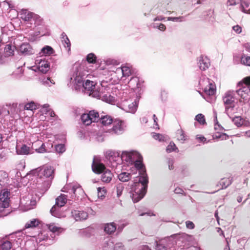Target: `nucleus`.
<instances>
[{"label": "nucleus", "instance_id": "8fccbe9b", "mask_svg": "<svg viewBox=\"0 0 250 250\" xmlns=\"http://www.w3.org/2000/svg\"><path fill=\"white\" fill-rule=\"evenodd\" d=\"M8 207V206L6 202H4V203H2L0 201V213H1V214H0V217L6 215V214H4L3 212L5 209Z\"/></svg>", "mask_w": 250, "mask_h": 250}, {"label": "nucleus", "instance_id": "680f3d73", "mask_svg": "<svg viewBox=\"0 0 250 250\" xmlns=\"http://www.w3.org/2000/svg\"><path fill=\"white\" fill-rule=\"evenodd\" d=\"M183 18V17H168L167 21H172L174 22H179L182 21L181 19Z\"/></svg>", "mask_w": 250, "mask_h": 250}, {"label": "nucleus", "instance_id": "e2e57ef3", "mask_svg": "<svg viewBox=\"0 0 250 250\" xmlns=\"http://www.w3.org/2000/svg\"><path fill=\"white\" fill-rule=\"evenodd\" d=\"M232 30L236 34H240L242 32V28L239 25H236L232 27Z\"/></svg>", "mask_w": 250, "mask_h": 250}, {"label": "nucleus", "instance_id": "c756f323", "mask_svg": "<svg viewBox=\"0 0 250 250\" xmlns=\"http://www.w3.org/2000/svg\"><path fill=\"white\" fill-rule=\"evenodd\" d=\"M12 244L10 242L3 240L0 242V250H11Z\"/></svg>", "mask_w": 250, "mask_h": 250}, {"label": "nucleus", "instance_id": "39448f33", "mask_svg": "<svg viewBox=\"0 0 250 250\" xmlns=\"http://www.w3.org/2000/svg\"><path fill=\"white\" fill-rule=\"evenodd\" d=\"M54 169L51 166H43L38 167L32 171V173L39 177L40 178H49L53 179L54 177Z\"/></svg>", "mask_w": 250, "mask_h": 250}, {"label": "nucleus", "instance_id": "cd10ccee", "mask_svg": "<svg viewBox=\"0 0 250 250\" xmlns=\"http://www.w3.org/2000/svg\"><path fill=\"white\" fill-rule=\"evenodd\" d=\"M118 177L120 181L125 182L131 179V175L127 172H122L118 175Z\"/></svg>", "mask_w": 250, "mask_h": 250}, {"label": "nucleus", "instance_id": "3c124183", "mask_svg": "<svg viewBox=\"0 0 250 250\" xmlns=\"http://www.w3.org/2000/svg\"><path fill=\"white\" fill-rule=\"evenodd\" d=\"M4 51L6 55L10 56L13 54L14 50L11 45L7 44L5 47Z\"/></svg>", "mask_w": 250, "mask_h": 250}, {"label": "nucleus", "instance_id": "1a4fd4ad", "mask_svg": "<svg viewBox=\"0 0 250 250\" xmlns=\"http://www.w3.org/2000/svg\"><path fill=\"white\" fill-rule=\"evenodd\" d=\"M83 77L84 75L80 71L76 70L70 78V83L75 86L76 89H78L84 83L83 82Z\"/></svg>", "mask_w": 250, "mask_h": 250}, {"label": "nucleus", "instance_id": "7ed1b4c3", "mask_svg": "<svg viewBox=\"0 0 250 250\" xmlns=\"http://www.w3.org/2000/svg\"><path fill=\"white\" fill-rule=\"evenodd\" d=\"M92 168L93 172L96 173H102L101 175V180L102 182L109 183L112 179L113 174L111 171L106 169L104 165L102 163L95 161V158L93 159Z\"/></svg>", "mask_w": 250, "mask_h": 250}, {"label": "nucleus", "instance_id": "7c9ffc66", "mask_svg": "<svg viewBox=\"0 0 250 250\" xmlns=\"http://www.w3.org/2000/svg\"><path fill=\"white\" fill-rule=\"evenodd\" d=\"M38 144V145H40L41 144V146L38 148H35V150L39 152V153H44L46 152H49L50 150H48L47 149L45 148V145L43 143H42L41 141L37 142L35 143V144H33L32 147L33 148H34L35 145Z\"/></svg>", "mask_w": 250, "mask_h": 250}, {"label": "nucleus", "instance_id": "603ef678", "mask_svg": "<svg viewBox=\"0 0 250 250\" xmlns=\"http://www.w3.org/2000/svg\"><path fill=\"white\" fill-rule=\"evenodd\" d=\"M232 122L238 127L242 125V119L240 116H237L233 118Z\"/></svg>", "mask_w": 250, "mask_h": 250}, {"label": "nucleus", "instance_id": "f3484780", "mask_svg": "<svg viewBox=\"0 0 250 250\" xmlns=\"http://www.w3.org/2000/svg\"><path fill=\"white\" fill-rule=\"evenodd\" d=\"M63 192H69V193H73L75 196H76V192L78 191L80 193L83 192V189L80 188V186L77 184H70L66 185L63 188L62 190Z\"/></svg>", "mask_w": 250, "mask_h": 250}, {"label": "nucleus", "instance_id": "ea45409f", "mask_svg": "<svg viewBox=\"0 0 250 250\" xmlns=\"http://www.w3.org/2000/svg\"><path fill=\"white\" fill-rule=\"evenodd\" d=\"M177 139L183 143L186 140V136L184 131L182 129H178L176 133Z\"/></svg>", "mask_w": 250, "mask_h": 250}, {"label": "nucleus", "instance_id": "13d9d810", "mask_svg": "<svg viewBox=\"0 0 250 250\" xmlns=\"http://www.w3.org/2000/svg\"><path fill=\"white\" fill-rule=\"evenodd\" d=\"M55 149L58 153H62L65 151V148L64 145L59 144L55 146Z\"/></svg>", "mask_w": 250, "mask_h": 250}, {"label": "nucleus", "instance_id": "6e6d98bb", "mask_svg": "<svg viewBox=\"0 0 250 250\" xmlns=\"http://www.w3.org/2000/svg\"><path fill=\"white\" fill-rule=\"evenodd\" d=\"M176 149H177V148L176 147L175 144L173 142H170L167 146L166 150L167 152L170 153L173 151H174Z\"/></svg>", "mask_w": 250, "mask_h": 250}, {"label": "nucleus", "instance_id": "4d7b16f0", "mask_svg": "<svg viewBox=\"0 0 250 250\" xmlns=\"http://www.w3.org/2000/svg\"><path fill=\"white\" fill-rule=\"evenodd\" d=\"M37 239L39 241V242H41L44 240H48V235L44 232L39 234L38 236Z\"/></svg>", "mask_w": 250, "mask_h": 250}, {"label": "nucleus", "instance_id": "6ab92c4d", "mask_svg": "<svg viewBox=\"0 0 250 250\" xmlns=\"http://www.w3.org/2000/svg\"><path fill=\"white\" fill-rule=\"evenodd\" d=\"M20 53L24 55H30L34 54V51L28 43L22 44L19 48Z\"/></svg>", "mask_w": 250, "mask_h": 250}, {"label": "nucleus", "instance_id": "5701e85b", "mask_svg": "<svg viewBox=\"0 0 250 250\" xmlns=\"http://www.w3.org/2000/svg\"><path fill=\"white\" fill-rule=\"evenodd\" d=\"M16 151L19 155H27L29 153L30 148L25 145H23L21 146H17Z\"/></svg>", "mask_w": 250, "mask_h": 250}, {"label": "nucleus", "instance_id": "2eb2a0df", "mask_svg": "<svg viewBox=\"0 0 250 250\" xmlns=\"http://www.w3.org/2000/svg\"><path fill=\"white\" fill-rule=\"evenodd\" d=\"M104 249V250H125L123 243L121 242L116 243L114 246L113 243L111 240L106 241Z\"/></svg>", "mask_w": 250, "mask_h": 250}, {"label": "nucleus", "instance_id": "864d4df0", "mask_svg": "<svg viewBox=\"0 0 250 250\" xmlns=\"http://www.w3.org/2000/svg\"><path fill=\"white\" fill-rule=\"evenodd\" d=\"M86 60L88 62L93 63L96 62V57L94 54L90 53L87 55Z\"/></svg>", "mask_w": 250, "mask_h": 250}, {"label": "nucleus", "instance_id": "f704fd0d", "mask_svg": "<svg viewBox=\"0 0 250 250\" xmlns=\"http://www.w3.org/2000/svg\"><path fill=\"white\" fill-rule=\"evenodd\" d=\"M36 205V201L35 200H30L26 201L24 205L25 210H28L32 209Z\"/></svg>", "mask_w": 250, "mask_h": 250}, {"label": "nucleus", "instance_id": "774afa93", "mask_svg": "<svg viewBox=\"0 0 250 250\" xmlns=\"http://www.w3.org/2000/svg\"><path fill=\"white\" fill-rule=\"evenodd\" d=\"M196 139L199 140V141L201 142H203V143H207L206 142L207 139L205 137H204L203 136L201 135H197L196 136Z\"/></svg>", "mask_w": 250, "mask_h": 250}, {"label": "nucleus", "instance_id": "052dcab7", "mask_svg": "<svg viewBox=\"0 0 250 250\" xmlns=\"http://www.w3.org/2000/svg\"><path fill=\"white\" fill-rule=\"evenodd\" d=\"M241 0H228L227 5L232 6L240 3Z\"/></svg>", "mask_w": 250, "mask_h": 250}, {"label": "nucleus", "instance_id": "4c0bfd02", "mask_svg": "<svg viewBox=\"0 0 250 250\" xmlns=\"http://www.w3.org/2000/svg\"><path fill=\"white\" fill-rule=\"evenodd\" d=\"M97 98H101L103 101L109 104H112V102L114 101V97L107 94L103 95L102 96L100 95V97Z\"/></svg>", "mask_w": 250, "mask_h": 250}, {"label": "nucleus", "instance_id": "dca6fc26", "mask_svg": "<svg viewBox=\"0 0 250 250\" xmlns=\"http://www.w3.org/2000/svg\"><path fill=\"white\" fill-rule=\"evenodd\" d=\"M72 216L76 221L86 220L88 216L86 211L74 210L71 212Z\"/></svg>", "mask_w": 250, "mask_h": 250}, {"label": "nucleus", "instance_id": "de8ad7c7", "mask_svg": "<svg viewBox=\"0 0 250 250\" xmlns=\"http://www.w3.org/2000/svg\"><path fill=\"white\" fill-rule=\"evenodd\" d=\"M98 196L99 198H102L105 196L106 193V190L104 187H99L97 188Z\"/></svg>", "mask_w": 250, "mask_h": 250}, {"label": "nucleus", "instance_id": "c9c22d12", "mask_svg": "<svg viewBox=\"0 0 250 250\" xmlns=\"http://www.w3.org/2000/svg\"><path fill=\"white\" fill-rule=\"evenodd\" d=\"M87 114L91 118L92 122H97L99 120V114L97 111L95 110L90 111Z\"/></svg>", "mask_w": 250, "mask_h": 250}, {"label": "nucleus", "instance_id": "09e8293b", "mask_svg": "<svg viewBox=\"0 0 250 250\" xmlns=\"http://www.w3.org/2000/svg\"><path fill=\"white\" fill-rule=\"evenodd\" d=\"M195 120L201 125H205L206 124L205 116L202 114H198L195 117Z\"/></svg>", "mask_w": 250, "mask_h": 250}, {"label": "nucleus", "instance_id": "f257e3e1", "mask_svg": "<svg viewBox=\"0 0 250 250\" xmlns=\"http://www.w3.org/2000/svg\"><path fill=\"white\" fill-rule=\"evenodd\" d=\"M142 160L140 154L135 151H123L121 156V162H125L128 165L133 164L139 170V182L134 183L130 191V197L134 203L138 202L144 197L147 188L148 177Z\"/></svg>", "mask_w": 250, "mask_h": 250}, {"label": "nucleus", "instance_id": "5fc2aeb1", "mask_svg": "<svg viewBox=\"0 0 250 250\" xmlns=\"http://www.w3.org/2000/svg\"><path fill=\"white\" fill-rule=\"evenodd\" d=\"M48 229L52 232H59L61 229V228L56 226L54 224H51L48 225Z\"/></svg>", "mask_w": 250, "mask_h": 250}, {"label": "nucleus", "instance_id": "bf43d9fd", "mask_svg": "<svg viewBox=\"0 0 250 250\" xmlns=\"http://www.w3.org/2000/svg\"><path fill=\"white\" fill-rule=\"evenodd\" d=\"M152 26L153 28H158L162 31H164L166 29V26L163 23H160L159 25L157 23H153L152 24Z\"/></svg>", "mask_w": 250, "mask_h": 250}, {"label": "nucleus", "instance_id": "a19ab883", "mask_svg": "<svg viewBox=\"0 0 250 250\" xmlns=\"http://www.w3.org/2000/svg\"><path fill=\"white\" fill-rule=\"evenodd\" d=\"M241 63L243 65L250 66V56L243 54L241 57Z\"/></svg>", "mask_w": 250, "mask_h": 250}, {"label": "nucleus", "instance_id": "c85d7f7f", "mask_svg": "<svg viewBox=\"0 0 250 250\" xmlns=\"http://www.w3.org/2000/svg\"><path fill=\"white\" fill-rule=\"evenodd\" d=\"M40 222L38 219H33L28 221L25 225V229L34 228L37 227Z\"/></svg>", "mask_w": 250, "mask_h": 250}, {"label": "nucleus", "instance_id": "6e6552de", "mask_svg": "<svg viewBox=\"0 0 250 250\" xmlns=\"http://www.w3.org/2000/svg\"><path fill=\"white\" fill-rule=\"evenodd\" d=\"M234 95L233 91H228L223 97V102L226 105V112L228 115L230 113L229 110H231L234 107Z\"/></svg>", "mask_w": 250, "mask_h": 250}, {"label": "nucleus", "instance_id": "473e14b6", "mask_svg": "<svg viewBox=\"0 0 250 250\" xmlns=\"http://www.w3.org/2000/svg\"><path fill=\"white\" fill-rule=\"evenodd\" d=\"M231 179L230 178H223L222 179L219 185L221 186L222 189L226 188L231 184Z\"/></svg>", "mask_w": 250, "mask_h": 250}, {"label": "nucleus", "instance_id": "4be33fe9", "mask_svg": "<svg viewBox=\"0 0 250 250\" xmlns=\"http://www.w3.org/2000/svg\"><path fill=\"white\" fill-rule=\"evenodd\" d=\"M117 229V226L114 222L107 223L104 225V230L108 234L114 233Z\"/></svg>", "mask_w": 250, "mask_h": 250}, {"label": "nucleus", "instance_id": "4468645a", "mask_svg": "<svg viewBox=\"0 0 250 250\" xmlns=\"http://www.w3.org/2000/svg\"><path fill=\"white\" fill-rule=\"evenodd\" d=\"M213 81L209 80L208 78H207L206 76L202 75L201 77L200 78V79L198 82V85L197 87H198V89L200 90H198L199 93L202 95V93L201 92V90L203 89H205V86H208L210 85V83H212Z\"/></svg>", "mask_w": 250, "mask_h": 250}, {"label": "nucleus", "instance_id": "393cba45", "mask_svg": "<svg viewBox=\"0 0 250 250\" xmlns=\"http://www.w3.org/2000/svg\"><path fill=\"white\" fill-rule=\"evenodd\" d=\"M10 192L7 190H2L0 193V201L4 203L6 202L8 206H9Z\"/></svg>", "mask_w": 250, "mask_h": 250}, {"label": "nucleus", "instance_id": "58836bf2", "mask_svg": "<svg viewBox=\"0 0 250 250\" xmlns=\"http://www.w3.org/2000/svg\"><path fill=\"white\" fill-rule=\"evenodd\" d=\"M39 104L31 102L25 104L24 108L26 110H33L39 108Z\"/></svg>", "mask_w": 250, "mask_h": 250}, {"label": "nucleus", "instance_id": "a18cd8bd", "mask_svg": "<svg viewBox=\"0 0 250 250\" xmlns=\"http://www.w3.org/2000/svg\"><path fill=\"white\" fill-rule=\"evenodd\" d=\"M152 136L154 139L158 140L160 142H164L166 140V137L161 134L153 133Z\"/></svg>", "mask_w": 250, "mask_h": 250}, {"label": "nucleus", "instance_id": "a878e982", "mask_svg": "<svg viewBox=\"0 0 250 250\" xmlns=\"http://www.w3.org/2000/svg\"><path fill=\"white\" fill-rule=\"evenodd\" d=\"M129 87L135 89L140 87V83L139 79L137 77H132L128 82Z\"/></svg>", "mask_w": 250, "mask_h": 250}, {"label": "nucleus", "instance_id": "9b49d317", "mask_svg": "<svg viewBox=\"0 0 250 250\" xmlns=\"http://www.w3.org/2000/svg\"><path fill=\"white\" fill-rule=\"evenodd\" d=\"M239 96L243 100L244 102H247L250 100V86L245 85L236 91Z\"/></svg>", "mask_w": 250, "mask_h": 250}, {"label": "nucleus", "instance_id": "79ce46f5", "mask_svg": "<svg viewBox=\"0 0 250 250\" xmlns=\"http://www.w3.org/2000/svg\"><path fill=\"white\" fill-rule=\"evenodd\" d=\"M2 6L4 9H13L14 8V3L10 0H6L2 2Z\"/></svg>", "mask_w": 250, "mask_h": 250}, {"label": "nucleus", "instance_id": "0e129e2a", "mask_svg": "<svg viewBox=\"0 0 250 250\" xmlns=\"http://www.w3.org/2000/svg\"><path fill=\"white\" fill-rule=\"evenodd\" d=\"M186 227L189 229H193L195 227L194 223L190 221H187L186 222Z\"/></svg>", "mask_w": 250, "mask_h": 250}, {"label": "nucleus", "instance_id": "a211bd4d", "mask_svg": "<svg viewBox=\"0 0 250 250\" xmlns=\"http://www.w3.org/2000/svg\"><path fill=\"white\" fill-rule=\"evenodd\" d=\"M198 65L201 70H205L210 65L209 59L207 57L201 56L198 60Z\"/></svg>", "mask_w": 250, "mask_h": 250}, {"label": "nucleus", "instance_id": "2f4dec72", "mask_svg": "<svg viewBox=\"0 0 250 250\" xmlns=\"http://www.w3.org/2000/svg\"><path fill=\"white\" fill-rule=\"evenodd\" d=\"M62 42L64 46L66 48L67 47L68 50H70L71 45L70 42L64 33L62 34Z\"/></svg>", "mask_w": 250, "mask_h": 250}, {"label": "nucleus", "instance_id": "37998d69", "mask_svg": "<svg viewBox=\"0 0 250 250\" xmlns=\"http://www.w3.org/2000/svg\"><path fill=\"white\" fill-rule=\"evenodd\" d=\"M12 24L10 23L8 24L7 25L1 28V32L2 34H5L7 35L10 34V33L12 31Z\"/></svg>", "mask_w": 250, "mask_h": 250}, {"label": "nucleus", "instance_id": "49530a36", "mask_svg": "<svg viewBox=\"0 0 250 250\" xmlns=\"http://www.w3.org/2000/svg\"><path fill=\"white\" fill-rule=\"evenodd\" d=\"M124 185L122 183L117 184L116 187L117 195L119 197L122 194L124 189Z\"/></svg>", "mask_w": 250, "mask_h": 250}, {"label": "nucleus", "instance_id": "f8f14e48", "mask_svg": "<svg viewBox=\"0 0 250 250\" xmlns=\"http://www.w3.org/2000/svg\"><path fill=\"white\" fill-rule=\"evenodd\" d=\"M36 68L42 73H46L50 69L49 63L45 60H37L36 61Z\"/></svg>", "mask_w": 250, "mask_h": 250}, {"label": "nucleus", "instance_id": "20e7f679", "mask_svg": "<svg viewBox=\"0 0 250 250\" xmlns=\"http://www.w3.org/2000/svg\"><path fill=\"white\" fill-rule=\"evenodd\" d=\"M67 197V195L62 194L56 198L55 205L50 209L52 215L58 218L64 216L63 213L61 212L60 210V208L66 204Z\"/></svg>", "mask_w": 250, "mask_h": 250}, {"label": "nucleus", "instance_id": "bb28decb", "mask_svg": "<svg viewBox=\"0 0 250 250\" xmlns=\"http://www.w3.org/2000/svg\"><path fill=\"white\" fill-rule=\"evenodd\" d=\"M240 3L242 11L250 14V0H243Z\"/></svg>", "mask_w": 250, "mask_h": 250}, {"label": "nucleus", "instance_id": "9d476101", "mask_svg": "<svg viewBox=\"0 0 250 250\" xmlns=\"http://www.w3.org/2000/svg\"><path fill=\"white\" fill-rule=\"evenodd\" d=\"M84 89L87 91L89 95H92L94 97H100L99 92L95 90V83L93 81L87 80L82 85Z\"/></svg>", "mask_w": 250, "mask_h": 250}, {"label": "nucleus", "instance_id": "72a5a7b5", "mask_svg": "<svg viewBox=\"0 0 250 250\" xmlns=\"http://www.w3.org/2000/svg\"><path fill=\"white\" fill-rule=\"evenodd\" d=\"M100 121L104 125H108L113 122L112 118L108 115L102 117L100 119Z\"/></svg>", "mask_w": 250, "mask_h": 250}, {"label": "nucleus", "instance_id": "423d86ee", "mask_svg": "<svg viewBox=\"0 0 250 250\" xmlns=\"http://www.w3.org/2000/svg\"><path fill=\"white\" fill-rule=\"evenodd\" d=\"M106 158L111 163L113 167H117L118 165H121V156L118 151L112 150H107L105 153Z\"/></svg>", "mask_w": 250, "mask_h": 250}, {"label": "nucleus", "instance_id": "e433bc0d", "mask_svg": "<svg viewBox=\"0 0 250 250\" xmlns=\"http://www.w3.org/2000/svg\"><path fill=\"white\" fill-rule=\"evenodd\" d=\"M42 112L45 114H48L50 117H54L55 115V112L49 108V106L47 104L42 105Z\"/></svg>", "mask_w": 250, "mask_h": 250}, {"label": "nucleus", "instance_id": "ddd939ff", "mask_svg": "<svg viewBox=\"0 0 250 250\" xmlns=\"http://www.w3.org/2000/svg\"><path fill=\"white\" fill-rule=\"evenodd\" d=\"M113 126L112 128L113 133L116 134H121L123 133L125 130V124L124 122L121 120H116L113 122Z\"/></svg>", "mask_w": 250, "mask_h": 250}, {"label": "nucleus", "instance_id": "0eeeda50", "mask_svg": "<svg viewBox=\"0 0 250 250\" xmlns=\"http://www.w3.org/2000/svg\"><path fill=\"white\" fill-rule=\"evenodd\" d=\"M121 108L125 111L131 113H134L137 109L138 103L136 101L132 102V100H125L121 103Z\"/></svg>", "mask_w": 250, "mask_h": 250}, {"label": "nucleus", "instance_id": "f03ea898", "mask_svg": "<svg viewBox=\"0 0 250 250\" xmlns=\"http://www.w3.org/2000/svg\"><path fill=\"white\" fill-rule=\"evenodd\" d=\"M19 15L20 18L25 22L26 27L31 30H33L36 27L42 23V19L39 15L27 9L21 10Z\"/></svg>", "mask_w": 250, "mask_h": 250}, {"label": "nucleus", "instance_id": "b1692460", "mask_svg": "<svg viewBox=\"0 0 250 250\" xmlns=\"http://www.w3.org/2000/svg\"><path fill=\"white\" fill-rule=\"evenodd\" d=\"M54 53V50L52 47L48 45H46L41 49L39 54L40 56H49Z\"/></svg>", "mask_w": 250, "mask_h": 250}, {"label": "nucleus", "instance_id": "69168bd1", "mask_svg": "<svg viewBox=\"0 0 250 250\" xmlns=\"http://www.w3.org/2000/svg\"><path fill=\"white\" fill-rule=\"evenodd\" d=\"M8 177L7 173L4 171H0V179H2V181L4 182V180Z\"/></svg>", "mask_w": 250, "mask_h": 250}, {"label": "nucleus", "instance_id": "c03bdc74", "mask_svg": "<svg viewBox=\"0 0 250 250\" xmlns=\"http://www.w3.org/2000/svg\"><path fill=\"white\" fill-rule=\"evenodd\" d=\"M81 119L83 123L86 125H89L92 123L91 118L87 113L83 114Z\"/></svg>", "mask_w": 250, "mask_h": 250}, {"label": "nucleus", "instance_id": "338daca9", "mask_svg": "<svg viewBox=\"0 0 250 250\" xmlns=\"http://www.w3.org/2000/svg\"><path fill=\"white\" fill-rule=\"evenodd\" d=\"M173 161L172 159H168L167 160V164L168 166V168L169 170H172L174 169L173 166Z\"/></svg>", "mask_w": 250, "mask_h": 250}, {"label": "nucleus", "instance_id": "412c9836", "mask_svg": "<svg viewBox=\"0 0 250 250\" xmlns=\"http://www.w3.org/2000/svg\"><path fill=\"white\" fill-rule=\"evenodd\" d=\"M117 73L122 72L123 77H127L133 74V71L131 67L128 66H123L121 68H118L116 70Z\"/></svg>", "mask_w": 250, "mask_h": 250}, {"label": "nucleus", "instance_id": "aec40b11", "mask_svg": "<svg viewBox=\"0 0 250 250\" xmlns=\"http://www.w3.org/2000/svg\"><path fill=\"white\" fill-rule=\"evenodd\" d=\"M205 89H203L202 92V95H201L203 97L204 96V95H207V96H212L215 94L216 92V86L214 84L213 82L210 83V85L208 86H205Z\"/></svg>", "mask_w": 250, "mask_h": 250}]
</instances>
